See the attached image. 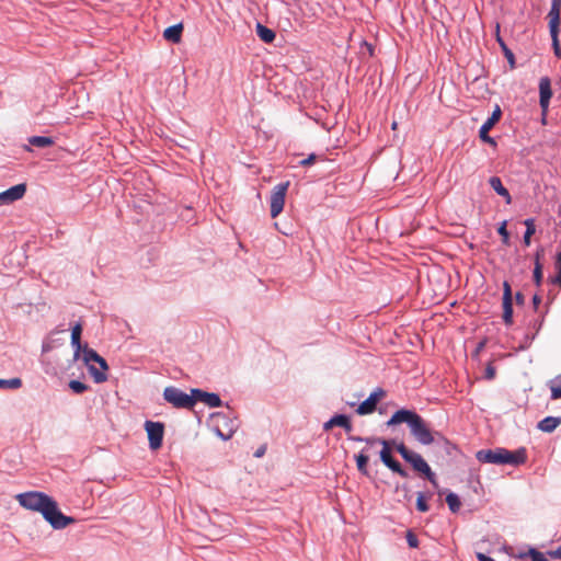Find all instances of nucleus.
I'll list each match as a JSON object with an SVG mask.
<instances>
[{
	"mask_svg": "<svg viewBox=\"0 0 561 561\" xmlns=\"http://www.w3.org/2000/svg\"><path fill=\"white\" fill-rule=\"evenodd\" d=\"M15 499L25 510L41 513L54 529H64L76 522L73 517L64 515L57 502L44 492L28 491L18 494Z\"/></svg>",
	"mask_w": 561,
	"mask_h": 561,
	"instance_id": "nucleus-1",
	"label": "nucleus"
},
{
	"mask_svg": "<svg viewBox=\"0 0 561 561\" xmlns=\"http://www.w3.org/2000/svg\"><path fill=\"white\" fill-rule=\"evenodd\" d=\"M405 423L410 428V434L422 445H431L435 442V436H440L438 432L432 431L430 424L415 411L400 409L396 411L387 421V426H394Z\"/></svg>",
	"mask_w": 561,
	"mask_h": 561,
	"instance_id": "nucleus-2",
	"label": "nucleus"
},
{
	"mask_svg": "<svg viewBox=\"0 0 561 561\" xmlns=\"http://www.w3.org/2000/svg\"><path fill=\"white\" fill-rule=\"evenodd\" d=\"M477 459L483 463L513 465L518 466L526 461L525 448L516 451H510L505 448L481 449L476 454Z\"/></svg>",
	"mask_w": 561,
	"mask_h": 561,
	"instance_id": "nucleus-3",
	"label": "nucleus"
},
{
	"mask_svg": "<svg viewBox=\"0 0 561 561\" xmlns=\"http://www.w3.org/2000/svg\"><path fill=\"white\" fill-rule=\"evenodd\" d=\"M80 358H82L84 365L88 367L94 382L102 383L107 380L105 371L108 369V365L106 360L96 353V351L84 345L83 351H81Z\"/></svg>",
	"mask_w": 561,
	"mask_h": 561,
	"instance_id": "nucleus-4",
	"label": "nucleus"
},
{
	"mask_svg": "<svg viewBox=\"0 0 561 561\" xmlns=\"http://www.w3.org/2000/svg\"><path fill=\"white\" fill-rule=\"evenodd\" d=\"M163 399L175 409L192 410L194 408V394L192 392L187 394L174 386L164 388Z\"/></svg>",
	"mask_w": 561,
	"mask_h": 561,
	"instance_id": "nucleus-5",
	"label": "nucleus"
},
{
	"mask_svg": "<svg viewBox=\"0 0 561 561\" xmlns=\"http://www.w3.org/2000/svg\"><path fill=\"white\" fill-rule=\"evenodd\" d=\"M213 419L216 421L215 433L224 440L230 439L238 428V421L225 413L213 414Z\"/></svg>",
	"mask_w": 561,
	"mask_h": 561,
	"instance_id": "nucleus-6",
	"label": "nucleus"
},
{
	"mask_svg": "<svg viewBox=\"0 0 561 561\" xmlns=\"http://www.w3.org/2000/svg\"><path fill=\"white\" fill-rule=\"evenodd\" d=\"M288 187V181L279 183L273 187L270 197V211L272 218H276L283 211Z\"/></svg>",
	"mask_w": 561,
	"mask_h": 561,
	"instance_id": "nucleus-7",
	"label": "nucleus"
},
{
	"mask_svg": "<svg viewBox=\"0 0 561 561\" xmlns=\"http://www.w3.org/2000/svg\"><path fill=\"white\" fill-rule=\"evenodd\" d=\"M396 449L401 457L413 467L414 470L423 474L425 472H430L431 467L420 454L410 450L403 443L398 444Z\"/></svg>",
	"mask_w": 561,
	"mask_h": 561,
	"instance_id": "nucleus-8",
	"label": "nucleus"
},
{
	"mask_svg": "<svg viewBox=\"0 0 561 561\" xmlns=\"http://www.w3.org/2000/svg\"><path fill=\"white\" fill-rule=\"evenodd\" d=\"M144 427L148 435L149 447L157 450L161 447L164 435V425L161 422L146 421Z\"/></svg>",
	"mask_w": 561,
	"mask_h": 561,
	"instance_id": "nucleus-9",
	"label": "nucleus"
},
{
	"mask_svg": "<svg viewBox=\"0 0 561 561\" xmlns=\"http://www.w3.org/2000/svg\"><path fill=\"white\" fill-rule=\"evenodd\" d=\"M502 111L499 105L495 106L492 115L482 124L479 130V137L483 142H486L493 147H496L494 138L489 136L490 129L500 121Z\"/></svg>",
	"mask_w": 561,
	"mask_h": 561,
	"instance_id": "nucleus-10",
	"label": "nucleus"
},
{
	"mask_svg": "<svg viewBox=\"0 0 561 561\" xmlns=\"http://www.w3.org/2000/svg\"><path fill=\"white\" fill-rule=\"evenodd\" d=\"M26 193V184H16L0 193V206L10 205L21 199Z\"/></svg>",
	"mask_w": 561,
	"mask_h": 561,
	"instance_id": "nucleus-11",
	"label": "nucleus"
},
{
	"mask_svg": "<svg viewBox=\"0 0 561 561\" xmlns=\"http://www.w3.org/2000/svg\"><path fill=\"white\" fill-rule=\"evenodd\" d=\"M552 96L551 80L549 77H542L539 80V105L542 114L546 115Z\"/></svg>",
	"mask_w": 561,
	"mask_h": 561,
	"instance_id": "nucleus-12",
	"label": "nucleus"
},
{
	"mask_svg": "<svg viewBox=\"0 0 561 561\" xmlns=\"http://www.w3.org/2000/svg\"><path fill=\"white\" fill-rule=\"evenodd\" d=\"M385 396V391L381 388H377L373 391L369 397L364 400L357 408L356 412L359 415L370 414L376 410L378 401Z\"/></svg>",
	"mask_w": 561,
	"mask_h": 561,
	"instance_id": "nucleus-13",
	"label": "nucleus"
},
{
	"mask_svg": "<svg viewBox=\"0 0 561 561\" xmlns=\"http://www.w3.org/2000/svg\"><path fill=\"white\" fill-rule=\"evenodd\" d=\"M192 393L194 394V405L197 401H201L209 408H218L222 404L220 397L214 392H206L198 388H193Z\"/></svg>",
	"mask_w": 561,
	"mask_h": 561,
	"instance_id": "nucleus-14",
	"label": "nucleus"
},
{
	"mask_svg": "<svg viewBox=\"0 0 561 561\" xmlns=\"http://www.w3.org/2000/svg\"><path fill=\"white\" fill-rule=\"evenodd\" d=\"M333 426H341L347 433H350L353 430V426H352V423L350 421V417L347 415H345V414H335L329 421H327L323 424L324 431H329Z\"/></svg>",
	"mask_w": 561,
	"mask_h": 561,
	"instance_id": "nucleus-15",
	"label": "nucleus"
},
{
	"mask_svg": "<svg viewBox=\"0 0 561 561\" xmlns=\"http://www.w3.org/2000/svg\"><path fill=\"white\" fill-rule=\"evenodd\" d=\"M81 334H82V325L81 323H77L71 329V346L73 347V359L77 360L81 356V351L83 347L81 345Z\"/></svg>",
	"mask_w": 561,
	"mask_h": 561,
	"instance_id": "nucleus-16",
	"label": "nucleus"
},
{
	"mask_svg": "<svg viewBox=\"0 0 561 561\" xmlns=\"http://www.w3.org/2000/svg\"><path fill=\"white\" fill-rule=\"evenodd\" d=\"M489 184L496 192V194L504 198L506 204L512 203V196L508 190L503 185L502 180L499 176H491L489 179Z\"/></svg>",
	"mask_w": 561,
	"mask_h": 561,
	"instance_id": "nucleus-17",
	"label": "nucleus"
},
{
	"mask_svg": "<svg viewBox=\"0 0 561 561\" xmlns=\"http://www.w3.org/2000/svg\"><path fill=\"white\" fill-rule=\"evenodd\" d=\"M561 424V417L557 416H546L542 419L537 427L545 432V433H551L553 432L559 425Z\"/></svg>",
	"mask_w": 561,
	"mask_h": 561,
	"instance_id": "nucleus-18",
	"label": "nucleus"
},
{
	"mask_svg": "<svg viewBox=\"0 0 561 561\" xmlns=\"http://www.w3.org/2000/svg\"><path fill=\"white\" fill-rule=\"evenodd\" d=\"M183 31V25L181 23L169 26L163 32V37L172 43H179L181 41V35Z\"/></svg>",
	"mask_w": 561,
	"mask_h": 561,
	"instance_id": "nucleus-19",
	"label": "nucleus"
},
{
	"mask_svg": "<svg viewBox=\"0 0 561 561\" xmlns=\"http://www.w3.org/2000/svg\"><path fill=\"white\" fill-rule=\"evenodd\" d=\"M560 11H561V5H557V4H552L551 3V8H550V11L548 13L549 31L556 32L557 30H559V25H560Z\"/></svg>",
	"mask_w": 561,
	"mask_h": 561,
	"instance_id": "nucleus-20",
	"label": "nucleus"
},
{
	"mask_svg": "<svg viewBox=\"0 0 561 561\" xmlns=\"http://www.w3.org/2000/svg\"><path fill=\"white\" fill-rule=\"evenodd\" d=\"M540 251H537L535 254V266L533 272V279L537 287H540L543 280V272H542V264L540 263Z\"/></svg>",
	"mask_w": 561,
	"mask_h": 561,
	"instance_id": "nucleus-21",
	"label": "nucleus"
},
{
	"mask_svg": "<svg viewBox=\"0 0 561 561\" xmlns=\"http://www.w3.org/2000/svg\"><path fill=\"white\" fill-rule=\"evenodd\" d=\"M255 31H256V35L260 37V39L267 44L272 43L276 37V34L273 30L266 27L265 25H263L261 23L256 24Z\"/></svg>",
	"mask_w": 561,
	"mask_h": 561,
	"instance_id": "nucleus-22",
	"label": "nucleus"
},
{
	"mask_svg": "<svg viewBox=\"0 0 561 561\" xmlns=\"http://www.w3.org/2000/svg\"><path fill=\"white\" fill-rule=\"evenodd\" d=\"M355 460H356L357 470L362 474L368 476L369 472H368L367 463H368L369 458L366 455V449H363L358 455H356Z\"/></svg>",
	"mask_w": 561,
	"mask_h": 561,
	"instance_id": "nucleus-23",
	"label": "nucleus"
},
{
	"mask_svg": "<svg viewBox=\"0 0 561 561\" xmlns=\"http://www.w3.org/2000/svg\"><path fill=\"white\" fill-rule=\"evenodd\" d=\"M28 142L30 145L38 148H47L54 145V139L51 137L46 136H32L28 138Z\"/></svg>",
	"mask_w": 561,
	"mask_h": 561,
	"instance_id": "nucleus-24",
	"label": "nucleus"
},
{
	"mask_svg": "<svg viewBox=\"0 0 561 561\" xmlns=\"http://www.w3.org/2000/svg\"><path fill=\"white\" fill-rule=\"evenodd\" d=\"M524 225L526 226V231L524 233L523 242H524V244L526 247H529L530 245L531 236L536 231L535 219L534 218H527L524 221Z\"/></svg>",
	"mask_w": 561,
	"mask_h": 561,
	"instance_id": "nucleus-25",
	"label": "nucleus"
},
{
	"mask_svg": "<svg viewBox=\"0 0 561 561\" xmlns=\"http://www.w3.org/2000/svg\"><path fill=\"white\" fill-rule=\"evenodd\" d=\"M446 503L449 507V510L453 512V513H457L460 507H461V502H460V499L459 496L454 493V492H449L447 495H446Z\"/></svg>",
	"mask_w": 561,
	"mask_h": 561,
	"instance_id": "nucleus-26",
	"label": "nucleus"
},
{
	"mask_svg": "<svg viewBox=\"0 0 561 561\" xmlns=\"http://www.w3.org/2000/svg\"><path fill=\"white\" fill-rule=\"evenodd\" d=\"M503 321L506 325L513 323V301H503Z\"/></svg>",
	"mask_w": 561,
	"mask_h": 561,
	"instance_id": "nucleus-27",
	"label": "nucleus"
},
{
	"mask_svg": "<svg viewBox=\"0 0 561 561\" xmlns=\"http://www.w3.org/2000/svg\"><path fill=\"white\" fill-rule=\"evenodd\" d=\"M22 387L20 378L0 379V389H19Z\"/></svg>",
	"mask_w": 561,
	"mask_h": 561,
	"instance_id": "nucleus-28",
	"label": "nucleus"
},
{
	"mask_svg": "<svg viewBox=\"0 0 561 561\" xmlns=\"http://www.w3.org/2000/svg\"><path fill=\"white\" fill-rule=\"evenodd\" d=\"M382 449L380 450V460L385 466H387L391 459H393L389 443L387 440H381Z\"/></svg>",
	"mask_w": 561,
	"mask_h": 561,
	"instance_id": "nucleus-29",
	"label": "nucleus"
},
{
	"mask_svg": "<svg viewBox=\"0 0 561 561\" xmlns=\"http://www.w3.org/2000/svg\"><path fill=\"white\" fill-rule=\"evenodd\" d=\"M386 467H388L391 471L398 473L402 478H408L409 476L408 471L403 469L401 463L397 461L394 458L391 459Z\"/></svg>",
	"mask_w": 561,
	"mask_h": 561,
	"instance_id": "nucleus-30",
	"label": "nucleus"
},
{
	"mask_svg": "<svg viewBox=\"0 0 561 561\" xmlns=\"http://www.w3.org/2000/svg\"><path fill=\"white\" fill-rule=\"evenodd\" d=\"M497 42L504 53V56L506 57L507 61L511 64L512 67H514L515 65V57H514V54L513 51L506 46V44L504 43V41L497 36Z\"/></svg>",
	"mask_w": 561,
	"mask_h": 561,
	"instance_id": "nucleus-31",
	"label": "nucleus"
},
{
	"mask_svg": "<svg viewBox=\"0 0 561 561\" xmlns=\"http://www.w3.org/2000/svg\"><path fill=\"white\" fill-rule=\"evenodd\" d=\"M556 270H557V274L550 278V282L553 285L561 286V252L558 253V255H557Z\"/></svg>",
	"mask_w": 561,
	"mask_h": 561,
	"instance_id": "nucleus-32",
	"label": "nucleus"
},
{
	"mask_svg": "<svg viewBox=\"0 0 561 561\" xmlns=\"http://www.w3.org/2000/svg\"><path fill=\"white\" fill-rule=\"evenodd\" d=\"M69 388L75 393H83L88 389V386L80 380H70Z\"/></svg>",
	"mask_w": 561,
	"mask_h": 561,
	"instance_id": "nucleus-33",
	"label": "nucleus"
},
{
	"mask_svg": "<svg viewBox=\"0 0 561 561\" xmlns=\"http://www.w3.org/2000/svg\"><path fill=\"white\" fill-rule=\"evenodd\" d=\"M497 233L502 237V242L506 245L510 244V234L506 229V221H503L497 228Z\"/></svg>",
	"mask_w": 561,
	"mask_h": 561,
	"instance_id": "nucleus-34",
	"label": "nucleus"
},
{
	"mask_svg": "<svg viewBox=\"0 0 561 561\" xmlns=\"http://www.w3.org/2000/svg\"><path fill=\"white\" fill-rule=\"evenodd\" d=\"M416 508H417V511L423 512V513H425L430 510V506L427 505V503L425 501V496L421 492L417 494Z\"/></svg>",
	"mask_w": 561,
	"mask_h": 561,
	"instance_id": "nucleus-35",
	"label": "nucleus"
},
{
	"mask_svg": "<svg viewBox=\"0 0 561 561\" xmlns=\"http://www.w3.org/2000/svg\"><path fill=\"white\" fill-rule=\"evenodd\" d=\"M550 35H551V39H552V46H553V50H554V54L556 56H560L561 55V48H560V45H559V30H557L556 32L553 31H550Z\"/></svg>",
	"mask_w": 561,
	"mask_h": 561,
	"instance_id": "nucleus-36",
	"label": "nucleus"
},
{
	"mask_svg": "<svg viewBox=\"0 0 561 561\" xmlns=\"http://www.w3.org/2000/svg\"><path fill=\"white\" fill-rule=\"evenodd\" d=\"M503 301H513L512 288L508 282L503 283Z\"/></svg>",
	"mask_w": 561,
	"mask_h": 561,
	"instance_id": "nucleus-37",
	"label": "nucleus"
},
{
	"mask_svg": "<svg viewBox=\"0 0 561 561\" xmlns=\"http://www.w3.org/2000/svg\"><path fill=\"white\" fill-rule=\"evenodd\" d=\"M551 390V399L557 400L561 398V381L554 383L550 387Z\"/></svg>",
	"mask_w": 561,
	"mask_h": 561,
	"instance_id": "nucleus-38",
	"label": "nucleus"
},
{
	"mask_svg": "<svg viewBox=\"0 0 561 561\" xmlns=\"http://www.w3.org/2000/svg\"><path fill=\"white\" fill-rule=\"evenodd\" d=\"M407 542H408L409 547H411V548L419 547V539L411 530H409L407 533Z\"/></svg>",
	"mask_w": 561,
	"mask_h": 561,
	"instance_id": "nucleus-39",
	"label": "nucleus"
},
{
	"mask_svg": "<svg viewBox=\"0 0 561 561\" xmlns=\"http://www.w3.org/2000/svg\"><path fill=\"white\" fill-rule=\"evenodd\" d=\"M494 377H495V367L493 365L489 364L485 367L484 378L488 380H492V379H494Z\"/></svg>",
	"mask_w": 561,
	"mask_h": 561,
	"instance_id": "nucleus-40",
	"label": "nucleus"
},
{
	"mask_svg": "<svg viewBox=\"0 0 561 561\" xmlns=\"http://www.w3.org/2000/svg\"><path fill=\"white\" fill-rule=\"evenodd\" d=\"M531 561H548V559L535 549L530 550Z\"/></svg>",
	"mask_w": 561,
	"mask_h": 561,
	"instance_id": "nucleus-41",
	"label": "nucleus"
},
{
	"mask_svg": "<svg viewBox=\"0 0 561 561\" xmlns=\"http://www.w3.org/2000/svg\"><path fill=\"white\" fill-rule=\"evenodd\" d=\"M424 476L432 483V485L434 488H438L436 474L432 471V469H430V472H425Z\"/></svg>",
	"mask_w": 561,
	"mask_h": 561,
	"instance_id": "nucleus-42",
	"label": "nucleus"
},
{
	"mask_svg": "<svg viewBox=\"0 0 561 561\" xmlns=\"http://www.w3.org/2000/svg\"><path fill=\"white\" fill-rule=\"evenodd\" d=\"M316 158H317L316 154L311 153L308 158L301 160L299 163H300V165H304V167L310 165L314 162Z\"/></svg>",
	"mask_w": 561,
	"mask_h": 561,
	"instance_id": "nucleus-43",
	"label": "nucleus"
},
{
	"mask_svg": "<svg viewBox=\"0 0 561 561\" xmlns=\"http://www.w3.org/2000/svg\"><path fill=\"white\" fill-rule=\"evenodd\" d=\"M541 302V296L536 293L534 296H533V306H534V309L537 310L539 305Z\"/></svg>",
	"mask_w": 561,
	"mask_h": 561,
	"instance_id": "nucleus-44",
	"label": "nucleus"
},
{
	"mask_svg": "<svg viewBox=\"0 0 561 561\" xmlns=\"http://www.w3.org/2000/svg\"><path fill=\"white\" fill-rule=\"evenodd\" d=\"M381 440H383L382 438H377V437H364V442L366 444H369V445H373V444H380L381 445Z\"/></svg>",
	"mask_w": 561,
	"mask_h": 561,
	"instance_id": "nucleus-45",
	"label": "nucleus"
},
{
	"mask_svg": "<svg viewBox=\"0 0 561 561\" xmlns=\"http://www.w3.org/2000/svg\"><path fill=\"white\" fill-rule=\"evenodd\" d=\"M477 558H478L479 561H495L493 558H491V557H489V556H486L484 553H481V552H479L477 554Z\"/></svg>",
	"mask_w": 561,
	"mask_h": 561,
	"instance_id": "nucleus-46",
	"label": "nucleus"
},
{
	"mask_svg": "<svg viewBox=\"0 0 561 561\" xmlns=\"http://www.w3.org/2000/svg\"><path fill=\"white\" fill-rule=\"evenodd\" d=\"M515 300H516L517 305H523L524 301H525V297H524V295L522 293L518 291L515 295Z\"/></svg>",
	"mask_w": 561,
	"mask_h": 561,
	"instance_id": "nucleus-47",
	"label": "nucleus"
},
{
	"mask_svg": "<svg viewBox=\"0 0 561 561\" xmlns=\"http://www.w3.org/2000/svg\"><path fill=\"white\" fill-rule=\"evenodd\" d=\"M265 446H261L254 453V457L260 458L265 454Z\"/></svg>",
	"mask_w": 561,
	"mask_h": 561,
	"instance_id": "nucleus-48",
	"label": "nucleus"
},
{
	"mask_svg": "<svg viewBox=\"0 0 561 561\" xmlns=\"http://www.w3.org/2000/svg\"><path fill=\"white\" fill-rule=\"evenodd\" d=\"M541 325H542V320H536L534 322V329L536 330V332H538L540 330Z\"/></svg>",
	"mask_w": 561,
	"mask_h": 561,
	"instance_id": "nucleus-49",
	"label": "nucleus"
},
{
	"mask_svg": "<svg viewBox=\"0 0 561 561\" xmlns=\"http://www.w3.org/2000/svg\"><path fill=\"white\" fill-rule=\"evenodd\" d=\"M348 439L354 442H364V437L360 436H348Z\"/></svg>",
	"mask_w": 561,
	"mask_h": 561,
	"instance_id": "nucleus-50",
	"label": "nucleus"
},
{
	"mask_svg": "<svg viewBox=\"0 0 561 561\" xmlns=\"http://www.w3.org/2000/svg\"><path fill=\"white\" fill-rule=\"evenodd\" d=\"M552 4L561 5V0H551Z\"/></svg>",
	"mask_w": 561,
	"mask_h": 561,
	"instance_id": "nucleus-51",
	"label": "nucleus"
},
{
	"mask_svg": "<svg viewBox=\"0 0 561 561\" xmlns=\"http://www.w3.org/2000/svg\"><path fill=\"white\" fill-rule=\"evenodd\" d=\"M554 554L559 558H561V547L558 548V550L554 552Z\"/></svg>",
	"mask_w": 561,
	"mask_h": 561,
	"instance_id": "nucleus-52",
	"label": "nucleus"
},
{
	"mask_svg": "<svg viewBox=\"0 0 561 561\" xmlns=\"http://www.w3.org/2000/svg\"><path fill=\"white\" fill-rule=\"evenodd\" d=\"M483 346H484V343H483V342H482V343H480V344L478 345V347H477V353H478V352H479Z\"/></svg>",
	"mask_w": 561,
	"mask_h": 561,
	"instance_id": "nucleus-53",
	"label": "nucleus"
},
{
	"mask_svg": "<svg viewBox=\"0 0 561 561\" xmlns=\"http://www.w3.org/2000/svg\"><path fill=\"white\" fill-rule=\"evenodd\" d=\"M556 381H557V382H560V381H561V375H560V376H558V377L556 378Z\"/></svg>",
	"mask_w": 561,
	"mask_h": 561,
	"instance_id": "nucleus-54",
	"label": "nucleus"
},
{
	"mask_svg": "<svg viewBox=\"0 0 561 561\" xmlns=\"http://www.w3.org/2000/svg\"><path fill=\"white\" fill-rule=\"evenodd\" d=\"M396 128H397V123H396V122H393V123H392V129H396Z\"/></svg>",
	"mask_w": 561,
	"mask_h": 561,
	"instance_id": "nucleus-55",
	"label": "nucleus"
}]
</instances>
